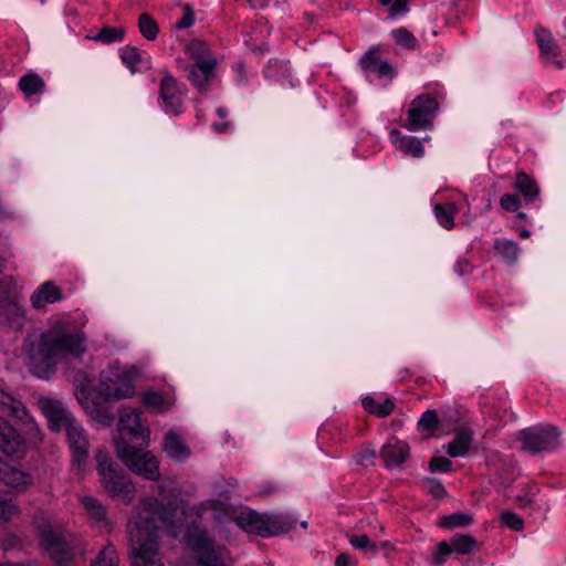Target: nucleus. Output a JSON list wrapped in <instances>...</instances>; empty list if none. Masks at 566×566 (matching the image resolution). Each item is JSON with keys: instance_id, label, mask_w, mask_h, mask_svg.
Instances as JSON below:
<instances>
[{"instance_id": "obj_1", "label": "nucleus", "mask_w": 566, "mask_h": 566, "mask_svg": "<svg viewBox=\"0 0 566 566\" xmlns=\"http://www.w3.org/2000/svg\"><path fill=\"white\" fill-rule=\"evenodd\" d=\"M198 515L195 509L164 507L156 499H145L129 518L127 525L132 566H164L158 546V532L166 528L174 537L182 533L184 523Z\"/></svg>"}, {"instance_id": "obj_2", "label": "nucleus", "mask_w": 566, "mask_h": 566, "mask_svg": "<svg viewBox=\"0 0 566 566\" xmlns=\"http://www.w3.org/2000/svg\"><path fill=\"white\" fill-rule=\"evenodd\" d=\"M85 350V339L81 333L49 331L42 334L36 349L30 355V369L35 376L46 378L60 359L78 357Z\"/></svg>"}, {"instance_id": "obj_3", "label": "nucleus", "mask_w": 566, "mask_h": 566, "mask_svg": "<svg viewBox=\"0 0 566 566\" xmlns=\"http://www.w3.org/2000/svg\"><path fill=\"white\" fill-rule=\"evenodd\" d=\"M214 520L233 521L244 532L261 537L289 533L296 527V521L290 515H268L254 510L238 513L233 504L222 501H214Z\"/></svg>"}, {"instance_id": "obj_4", "label": "nucleus", "mask_w": 566, "mask_h": 566, "mask_svg": "<svg viewBox=\"0 0 566 566\" xmlns=\"http://www.w3.org/2000/svg\"><path fill=\"white\" fill-rule=\"evenodd\" d=\"M185 54L190 64L178 61L179 67L186 72L188 81L199 92L207 93L212 80V50L207 41L193 39L185 45Z\"/></svg>"}, {"instance_id": "obj_5", "label": "nucleus", "mask_w": 566, "mask_h": 566, "mask_svg": "<svg viewBox=\"0 0 566 566\" xmlns=\"http://www.w3.org/2000/svg\"><path fill=\"white\" fill-rule=\"evenodd\" d=\"M36 524L41 544L57 566H75V557L85 553L84 541L81 537L71 536L53 531L50 524Z\"/></svg>"}, {"instance_id": "obj_6", "label": "nucleus", "mask_w": 566, "mask_h": 566, "mask_svg": "<svg viewBox=\"0 0 566 566\" xmlns=\"http://www.w3.org/2000/svg\"><path fill=\"white\" fill-rule=\"evenodd\" d=\"M136 369L119 363H112L101 374L98 392L105 399L120 400L135 394Z\"/></svg>"}, {"instance_id": "obj_7", "label": "nucleus", "mask_w": 566, "mask_h": 566, "mask_svg": "<svg viewBox=\"0 0 566 566\" xmlns=\"http://www.w3.org/2000/svg\"><path fill=\"white\" fill-rule=\"evenodd\" d=\"M95 458L103 489L112 497L130 501L135 485L129 475L125 474L103 450H98Z\"/></svg>"}, {"instance_id": "obj_8", "label": "nucleus", "mask_w": 566, "mask_h": 566, "mask_svg": "<svg viewBox=\"0 0 566 566\" xmlns=\"http://www.w3.org/2000/svg\"><path fill=\"white\" fill-rule=\"evenodd\" d=\"M116 452L117 457L133 473L150 481L159 479V463L150 451L130 446L119 439L116 441Z\"/></svg>"}, {"instance_id": "obj_9", "label": "nucleus", "mask_w": 566, "mask_h": 566, "mask_svg": "<svg viewBox=\"0 0 566 566\" xmlns=\"http://www.w3.org/2000/svg\"><path fill=\"white\" fill-rule=\"evenodd\" d=\"M184 539L187 555L184 566H212V547L208 532L195 521L186 525Z\"/></svg>"}, {"instance_id": "obj_10", "label": "nucleus", "mask_w": 566, "mask_h": 566, "mask_svg": "<svg viewBox=\"0 0 566 566\" xmlns=\"http://www.w3.org/2000/svg\"><path fill=\"white\" fill-rule=\"evenodd\" d=\"M518 440L531 454L552 452L560 444V430L553 424L533 426L521 430Z\"/></svg>"}, {"instance_id": "obj_11", "label": "nucleus", "mask_w": 566, "mask_h": 566, "mask_svg": "<svg viewBox=\"0 0 566 566\" xmlns=\"http://www.w3.org/2000/svg\"><path fill=\"white\" fill-rule=\"evenodd\" d=\"M438 109L439 103L431 93L421 94L411 102L403 126L412 132L430 129Z\"/></svg>"}, {"instance_id": "obj_12", "label": "nucleus", "mask_w": 566, "mask_h": 566, "mask_svg": "<svg viewBox=\"0 0 566 566\" xmlns=\"http://www.w3.org/2000/svg\"><path fill=\"white\" fill-rule=\"evenodd\" d=\"M39 406L45 418L48 419L49 428L52 431H60L61 429H69L70 422H75L76 419L73 415L63 406L61 401L41 398Z\"/></svg>"}, {"instance_id": "obj_13", "label": "nucleus", "mask_w": 566, "mask_h": 566, "mask_svg": "<svg viewBox=\"0 0 566 566\" xmlns=\"http://www.w3.org/2000/svg\"><path fill=\"white\" fill-rule=\"evenodd\" d=\"M0 407L3 411H8L11 416L17 418L18 420L22 421L25 426L29 427V433L31 436V439H33L34 442H38L41 440V432L35 424L33 418L29 415V411L24 407V405L15 399L12 395L6 392L0 387Z\"/></svg>"}, {"instance_id": "obj_14", "label": "nucleus", "mask_w": 566, "mask_h": 566, "mask_svg": "<svg viewBox=\"0 0 566 566\" xmlns=\"http://www.w3.org/2000/svg\"><path fill=\"white\" fill-rule=\"evenodd\" d=\"M65 432L72 450L73 462L77 465L78 470H83L88 457L90 442L87 434L78 420L70 422L69 429Z\"/></svg>"}, {"instance_id": "obj_15", "label": "nucleus", "mask_w": 566, "mask_h": 566, "mask_svg": "<svg viewBox=\"0 0 566 566\" xmlns=\"http://www.w3.org/2000/svg\"><path fill=\"white\" fill-rule=\"evenodd\" d=\"M535 40L536 44L539 49V55L545 63L553 64L556 69L563 70L565 64L559 59L560 49L553 36L551 30L536 25L535 30Z\"/></svg>"}, {"instance_id": "obj_16", "label": "nucleus", "mask_w": 566, "mask_h": 566, "mask_svg": "<svg viewBox=\"0 0 566 566\" xmlns=\"http://www.w3.org/2000/svg\"><path fill=\"white\" fill-rule=\"evenodd\" d=\"M160 98L166 109L175 114L181 112L185 85L180 84L170 73L165 72L160 81Z\"/></svg>"}, {"instance_id": "obj_17", "label": "nucleus", "mask_w": 566, "mask_h": 566, "mask_svg": "<svg viewBox=\"0 0 566 566\" xmlns=\"http://www.w3.org/2000/svg\"><path fill=\"white\" fill-rule=\"evenodd\" d=\"M0 450L7 455L19 457L24 452V441L17 430L0 417Z\"/></svg>"}, {"instance_id": "obj_18", "label": "nucleus", "mask_w": 566, "mask_h": 566, "mask_svg": "<svg viewBox=\"0 0 566 566\" xmlns=\"http://www.w3.org/2000/svg\"><path fill=\"white\" fill-rule=\"evenodd\" d=\"M409 446L405 441L391 440L385 443L380 449V458L387 469L401 465L409 458Z\"/></svg>"}, {"instance_id": "obj_19", "label": "nucleus", "mask_w": 566, "mask_h": 566, "mask_svg": "<svg viewBox=\"0 0 566 566\" xmlns=\"http://www.w3.org/2000/svg\"><path fill=\"white\" fill-rule=\"evenodd\" d=\"M118 428L134 437H143L148 443L149 431L145 428L140 419V412L132 408H123L119 413Z\"/></svg>"}, {"instance_id": "obj_20", "label": "nucleus", "mask_w": 566, "mask_h": 566, "mask_svg": "<svg viewBox=\"0 0 566 566\" xmlns=\"http://www.w3.org/2000/svg\"><path fill=\"white\" fill-rule=\"evenodd\" d=\"M163 450L169 459L176 462H181L190 455V449L184 438L174 430H169L165 434Z\"/></svg>"}, {"instance_id": "obj_21", "label": "nucleus", "mask_w": 566, "mask_h": 566, "mask_svg": "<svg viewBox=\"0 0 566 566\" xmlns=\"http://www.w3.org/2000/svg\"><path fill=\"white\" fill-rule=\"evenodd\" d=\"M62 300L61 290L53 282L42 283L31 295L30 301L34 308L39 310L46 304Z\"/></svg>"}, {"instance_id": "obj_22", "label": "nucleus", "mask_w": 566, "mask_h": 566, "mask_svg": "<svg viewBox=\"0 0 566 566\" xmlns=\"http://www.w3.org/2000/svg\"><path fill=\"white\" fill-rule=\"evenodd\" d=\"M359 64L365 73L368 74H376L378 77H391L394 74V70L391 65L379 59L374 54V50H369L366 52L360 61Z\"/></svg>"}, {"instance_id": "obj_23", "label": "nucleus", "mask_w": 566, "mask_h": 566, "mask_svg": "<svg viewBox=\"0 0 566 566\" xmlns=\"http://www.w3.org/2000/svg\"><path fill=\"white\" fill-rule=\"evenodd\" d=\"M23 317L22 306L15 297L8 296L0 300V321L11 326H20Z\"/></svg>"}, {"instance_id": "obj_24", "label": "nucleus", "mask_w": 566, "mask_h": 566, "mask_svg": "<svg viewBox=\"0 0 566 566\" xmlns=\"http://www.w3.org/2000/svg\"><path fill=\"white\" fill-rule=\"evenodd\" d=\"M0 481L14 489H24L31 484L29 474L7 462H0Z\"/></svg>"}, {"instance_id": "obj_25", "label": "nucleus", "mask_w": 566, "mask_h": 566, "mask_svg": "<svg viewBox=\"0 0 566 566\" xmlns=\"http://www.w3.org/2000/svg\"><path fill=\"white\" fill-rule=\"evenodd\" d=\"M390 136L392 142L397 145V148L403 154L415 158L423 157L424 148L418 138L412 136H401L397 129H392L390 132Z\"/></svg>"}, {"instance_id": "obj_26", "label": "nucleus", "mask_w": 566, "mask_h": 566, "mask_svg": "<svg viewBox=\"0 0 566 566\" xmlns=\"http://www.w3.org/2000/svg\"><path fill=\"white\" fill-rule=\"evenodd\" d=\"M514 188L523 196L526 203L534 202L539 196L537 182L524 171L516 174Z\"/></svg>"}, {"instance_id": "obj_27", "label": "nucleus", "mask_w": 566, "mask_h": 566, "mask_svg": "<svg viewBox=\"0 0 566 566\" xmlns=\"http://www.w3.org/2000/svg\"><path fill=\"white\" fill-rule=\"evenodd\" d=\"M473 440L470 430H460L455 432V437L447 446V453L451 458L462 457L468 453L471 442Z\"/></svg>"}, {"instance_id": "obj_28", "label": "nucleus", "mask_w": 566, "mask_h": 566, "mask_svg": "<svg viewBox=\"0 0 566 566\" xmlns=\"http://www.w3.org/2000/svg\"><path fill=\"white\" fill-rule=\"evenodd\" d=\"M18 86L27 97H30L42 94L45 90V82L36 73L30 72L19 80Z\"/></svg>"}, {"instance_id": "obj_29", "label": "nucleus", "mask_w": 566, "mask_h": 566, "mask_svg": "<svg viewBox=\"0 0 566 566\" xmlns=\"http://www.w3.org/2000/svg\"><path fill=\"white\" fill-rule=\"evenodd\" d=\"M473 515L465 512H454L439 517L438 526L444 530H454L470 526L473 523Z\"/></svg>"}, {"instance_id": "obj_30", "label": "nucleus", "mask_w": 566, "mask_h": 566, "mask_svg": "<svg viewBox=\"0 0 566 566\" xmlns=\"http://www.w3.org/2000/svg\"><path fill=\"white\" fill-rule=\"evenodd\" d=\"M80 384L75 388V396L78 403L90 413L94 411L92 394L90 391L92 381L84 374H77Z\"/></svg>"}, {"instance_id": "obj_31", "label": "nucleus", "mask_w": 566, "mask_h": 566, "mask_svg": "<svg viewBox=\"0 0 566 566\" xmlns=\"http://www.w3.org/2000/svg\"><path fill=\"white\" fill-rule=\"evenodd\" d=\"M80 501L85 513L91 520L98 523L106 521V509L97 499L85 495L82 496Z\"/></svg>"}, {"instance_id": "obj_32", "label": "nucleus", "mask_w": 566, "mask_h": 566, "mask_svg": "<svg viewBox=\"0 0 566 566\" xmlns=\"http://www.w3.org/2000/svg\"><path fill=\"white\" fill-rule=\"evenodd\" d=\"M450 539L453 552L458 555H469L478 549V541L471 534H455Z\"/></svg>"}, {"instance_id": "obj_33", "label": "nucleus", "mask_w": 566, "mask_h": 566, "mask_svg": "<svg viewBox=\"0 0 566 566\" xmlns=\"http://www.w3.org/2000/svg\"><path fill=\"white\" fill-rule=\"evenodd\" d=\"M458 209L455 203L448 202L446 205H436L434 206V216L439 224L446 230H450L454 227V216Z\"/></svg>"}, {"instance_id": "obj_34", "label": "nucleus", "mask_w": 566, "mask_h": 566, "mask_svg": "<svg viewBox=\"0 0 566 566\" xmlns=\"http://www.w3.org/2000/svg\"><path fill=\"white\" fill-rule=\"evenodd\" d=\"M494 249L510 264L516 262L518 259L520 248L517 243L512 240L496 239L494 241Z\"/></svg>"}, {"instance_id": "obj_35", "label": "nucleus", "mask_w": 566, "mask_h": 566, "mask_svg": "<svg viewBox=\"0 0 566 566\" xmlns=\"http://www.w3.org/2000/svg\"><path fill=\"white\" fill-rule=\"evenodd\" d=\"M363 407L368 412L378 417H387L392 412L395 403L389 398H387L384 402H378L373 397L368 396L363 399Z\"/></svg>"}, {"instance_id": "obj_36", "label": "nucleus", "mask_w": 566, "mask_h": 566, "mask_svg": "<svg viewBox=\"0 0 566 566\" xmlns=\"http://www.w3.org/2000/svg\"><path fill=\"white\" fill-rule=\"evenodd\" d=\"M237 486L238 481L233 478H230L228 480H226L224 478L214 480V495L218 496V499H214V501L230 503V495L237 490Z\"/></svg>"}, {"instance_id": "obj_37", "label": "nucleus", "mask_w": 566, "mask_h": 566, "mask_svg": "<svg viewBox=\"0 0 566 566\" xmlns=\"http://www.w3.org/2000/svg\"><path fill=\"white\" fill-rule=\"evenodd\" d=\"M138 29L142 35L149 41H154L159 33V27L157 22L148 13H142L139 15Z\"/></svg>"}, {"instance_id": "obj_38", "label": "nucleus", "mask_w": 566, "mask_h": 566, "mask_svg": "<svg viewBox=\"0 0 566 566\" xmlns=\"http://www.w3.org/2000/svg\"><path fill=\"white\" fill-rule=\"evenodd\" d=\"M124 35H125V29L123 27H118V28L104 27L92 39L94 41L109 44V43L122 41L124 39Z\"/></svg>"}, {"instance_id": "obj_39", "label": "nucleus", "mask_w": 566, "mask_h": 566, "mask_svg": "<svg viewBox=\"0 0 566 566\" xmlns=\"http://www.w3.org/2000/svg\"><path fill=\"white\" fill-rule=\"evenodd\" d=\"M391 36L397 44L408 50H416L419 48V42L416 36L403 27L392 30Z\"/></svg>"}, {"instance_id": "obj_40", "label": "nucleus", "mask_w": 566, "mask_h": 566, "mask_svg": "<svg viewBox=\"0 0 566 566\" xmlns=\"http://www.w3.org/2000/svg\"><path fill=\"white\" fill-rule=\"evenodd\" d=\"M91 566H119V558L113 545L105 546Z\"/></svg>"}, {"instance_id": "obj_41", "label": "nucleus", "mask_w": 566, "mask_h": 566, "mask_svg": "<svg viewBox=\"0 0 566 566\" xmlns=\"http://www.w3.org/2000/svg\"><path fill=\"white\" fill-rule=\"evenodd\" d=\"M120 59L130 72L135 73L142 62V54L135 46H125L122 49Z\"/></svg>"}, {"instance_id": "obj_42", "label": "nucleus", "mask_w": 566, "mask_h": 566, "mask_svg": "<svg viewBox=\"0 0 566 566\" xmlns=\"http://www.w3.org/2000/svg\"><path fill=\"white\" fill-rule=\"evenodd\" d=\"M418 428L421 431L433 432L439 428V418L436 410H427L418 421Z\"/></svg>"}, {"instance_id": "obj_43", "label": "nucleus", "mask_w": 566, "mask_h": 566, "mask_svg": "<svg viewBox=\"0 0 566 566\" xmlns=\"http://www.w3.org/2000/svg\"><path fill=\"white\" fill-rule=\"evenodd\" d=\"M19 514V510L7 493L0 492V518L10 521Z\"/></svg>"}, {"instance_id": "obj_44", "label": "nucleus", "mask_w": 566, "mask_h": 566, "mask_svg": "<svg viewBox=\"0 0 566 566\" xmlns=\"http://www.w3.org/2000/svg\"><path fill=\"white\" fill-rule=\"evenodd\" d=\"M143 402L146 407L157 411H161L166 408L165 397L158 391L144 392Z\"/></svg>"}, {"instance_id": "obj_45", "label": "nucleus", "mask_w": 566, "mask_h": 566, "mask_svg": "<svg viewBox=\"0 0 566 566\" xmlns=\"http://www.w3.org/2000/svg\"><path fill=\"white\" fill-rule=\"evenodd\" d=\"M500 521L503 525L513 531H522L524 527L522 517L511 511L502 512L500 515Z\"/></svg>"}, {"instance_id": "obj_46", "label": "nucleus", "mask_w": 566, "mask_h": 566, "mask_svg": "<svg viewBox=\"0 0 566 566\" xmlns=\"http://www.w3.org/2000/svg\"><path fill=\"white\" fill-rule=\"evenodd\" d=\"M423 483L427 486L428 493L434 499H443L447 495L446 488L437 478H424Z\"/></svg>"}, {"instance_id": "obj_47", "label": "nucleus", "mask_w": 566, "mask_h": 566, "mask_svg": "<svg viewBox=\"0 0 566 566\" xmlns=\"http://www.w3.org/2000/svg\"><path fill=\"white\" fill-rule=\"evenodd\" d=\"M451 553H454L451 539L442 541V542L438 543L437 549H436V553L433 556L434 565L441 566L446 560V556L450 555Z\"/></svg>"}, {"instance_id": "obj_48", "label": "nucleus", "mask_w": 566, "mask_h": 566, "mask_svg": "<svg viewBox=\"0 0 566 566\" xmlns=\"http://www.w3.org/2000/svg\"><path fill=\"white\" fill-rule=\"evenodd\" d=\"M230 551L224 546L214 545V566H233Z\"/></svg>"}, {"instance_id": "obj_49", "label": "nucleus", "mask_w": 566, "mask_h": 566, "mask_svg": "<svg viewBox=\"0 0 566 566\" xmlns=\"http://www.w3.org/2000/svg\"><path fill=\"white\" fill-rule=\"evenodd\" d=\"M429 470L448 473L452 470V462L446 457H433L429 461Z\"/></svg>"}, {"instance_id": "obj_50", "label": "nucleus", "mask_w": 566, "mask_h": 566, "mask_svg": "<svg viewBox=\"0 0 566 566\" xmlns=\"http://www.w3.org/2000/svg\"><path fill=\"white\" fill-rule=\"evenodd\" d=\"M349 542L352 546L356 549H369L373 552L377 551V546L375 543H371L370 538L363 534V535H353L349 538Z\"/></svg>"}, {"instance_id": "obj_51", "label": "nucleus", "mask_w": 566, "mask_h": 566, "mask_svg": "<svg viewBox=\"0 0 566 566\" xmlns=\"http://www.w3.org/2000/svg\"><path fill=\"white\" fill-rule=\"evenodd\" d=\"M500 205L503 210L510 211V212H515L521 207V200L518 199V197L516 195L504 193L500 198Z\"/></svg>"}, {"instance_id": "obj_52", "label": "nucleus", "mask_w": 566, "mask_h": 566, "mask_svg": "<svg viewBox=\"0 0 566 566\" xmlns=\"http://www.w3.org/2000/svg\"><path fill=\"white\" fill-rule=\"evenodd\" d=\"M182 10H184V13H182L181 19L175 23L176 29H187V28L191 27L195 22L193 11L190 8V6L185 4Z\"/></svg>"}, {"instance_id": "obj_53", "label": "nucleus", "mask_w": 566, "mask_h": 566, "mask_svg": "<svg viewBox=\"0 0 566 566\" xmlns=\"http://www.w3.org/2000/svg\"><path fill=\"white\" fill-rule=\"evenodd\" d=\"M409 0H394L389 8V17L396 18L406 14L409 11Z\"/></svg>"}, {"instance_id": "obj_54", "label": "nucleus", "mask_w": 566, "mask_h": 566, "mask_svg": "<svg viewBox=\"0 0 566 566\" xmlns=\"http://www.w3.org/2000/svg\"><path fill=\"white\" fill-rule=\"evenodd\" d=\"M279 491V485L273 482H264L259 485V495L266 496Z\"/></svg>"}, {"instance_id": "obj_55", "label": "nucleus", "mask_w": 566, "mask_h": 566, "mask_svg": "<svg viewBox=\"0 0 566 566\" xmlns=\"http://www.w3.org/2000/svg\"><path fill=\"white\" fill-rule=\"evenodd\" d=\"M376 457V453L371 449L361 451L356 455V462L365 465L368 461H371Z\"/></svg>"}, {"instance_id": "obj_56", "label": "nucleus", "mask_w": 566, "mask_h": 566, "mask_svg": "<svg viewBox=\"0 0 566 566\" xmlns=\"http://www.w3.org/2000/svg\"><path fill=\"white\" fill-rule=\"evenodd\" d=\"M335 566H350V556L346 553L339 554L335 559Z\"/></svg>"}, {"instance_id": "obj_57", "label": "nucleus", "mask_w": 566, "mask_h": 566, "mask_svg": "<svg viewBox=\"0 0 566 566\" xmlns=\"http://www.w3.org/2000/svg\"><path fill=\"white\" fill-rule=\"evenodd\" d=\"M230 127V123L226 122L219 125H214V130L218 133H226L228 128Z\"/></svg>"}, {"instance_id": "obj_58", "label": "nucleus", "mask_w": 566, "mask_h": 566, "mask_svg": "<svg viewBox=\"0 0 566 566\" xmlns=\"http://www.w3.org/2000/svg\"><path fill=\"white\" fill-rule=\"evenodd\" d=\"M517 502L521 506H526L531 504L532 500L528 496H517Z\"/></svg>"}, {"instance_id": "obj_59", "label": "nucleus", "mask_w": 566, "mask_h": 566, "mask_svg": "<svg viewBox=\"0 0 566 566\" xmlns=\"http://www.w3.org/2000/svg\"><path fill=\"white\" fill-rule=\"evenodd\" d=\"M0 566H38L34 563H25V564H15V563H3Z\"/></svg>"}, {"instance_id": "obj_60", "label": "nucleus", "mask_w": 566, "mask_h": 566, "mask_svg": "<svg viewBox=\"0 0 566 566\" xmlns=\"http://www.w3.org/2000/svg\"><path fill=\"white\" fill-rule=\"evenodd\" d=\"M530 235H531V232H530V230H527V229H522V230L520 231V237H521L522 239H527V238H530Z\"/></svg>"}, {"instance_id": "obj_61", "label": "nucleus", "mask_w": 566, "mask_h": 566, "mask_svg": "<svg viewBox=\"0 0 566 566\" xmlns=\"http://www.w3.org/2000/svg\"><path fill=\"white\" fill-rule=\"evenodd\" d=\"M217 113H218V115H219L221 118H223V117H226V116H227L228 111H227L224 107H220V108H218Z\"/></svg>"}, {"instance_id": "obj_62", "label": "nucleus", "mask_w": 566, "mask_h": 566, "mask_svg": "<svg viewBox=\"0 0 566 566\" xmlns=\"http://www.w3.org/2000/svg\"><path fill=\"white\" fill-rule=\"evenodd\" d=\"M394 0H379L380 4L381 6H390Z\"/></svg>"}, {"instance_id": "obj_63", "label": "nucleus", "mask_w": 566, "mask_h": 566, "mask_svg": "<svg viewBox=\"0 0 566 566\" xmlns=\"http://www.w3.org/2000/svg\"><path fill=\"white\" fill-rule=\"evenodd\" d=\"M516 218L521 219V220H524L527 218L526 213L525 212H517L516 213Z\"/></svg>"}, {"instance_id": "obj_64", "label": "nucleus", "mask_w": 566, "mask_h": 566, "mask_svg": "<svg viewBox=\"0 0 566 566\" xmlns=\"http://www.w3.org/2000/svg\"><path fill=\"white\" fill-rule=\"evenodd\" d=\"M307 525H308V524H307V522H306V521L301 522V526H302L303 528H307Z\"/></svg>"}]
</instances>
